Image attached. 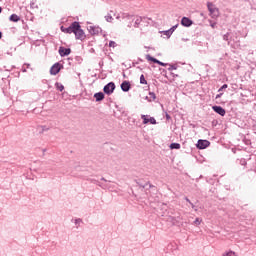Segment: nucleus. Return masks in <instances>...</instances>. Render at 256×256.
Listing matches in <instances>:
<instances>
[{
    "mask_svg": "<svg viewBox=\"0 0 256 256\" xmlns=\"http://www.w3.org/2000/svg\"><path fill=\"white\" fill-rule=\"evenodd\" d=\"M61 31L63 33H74L76 39L83 41L85 40V31L81 29V25H79V22L72 23L68 28L61 27Z\"/></svg>",
    "mask_w": 256,
    "mask_h": 256,
    "instance_id": "1",
    "label": "nucleus"
},
{
    "mask_svg": "<svg viewBox=\"0 0 256 256\" xmlns=\"http://www.w3.org/2000/svg\"><path fill=\"white\" fill-rule=\"evenodd\" d=\"M208 10L210 12V15L213 19H217L219 17V9L213 5V3H208L207 4Z\"/></svg>",
    "mask_w": 256,
    "mask_h": 256,
    "instance_id": "2",
    "label": "nucleus"
},
{
    "mask_svg": "<svg viewBox=\"0 0 256 256\" xmlns=\"http://www.w3.org/2000/svg\"><path fill=\"white\" fill-rule=\"evenodd\" d=\"M87 29L91 35H99L101 33V28L99 26H93V25H88Z\"/></svg>",
    "mask_w": 256,
    "mask_h": 256,
    "instance_id": "3",
    "label": "nucleus"
},
{
    "mask_svg": "<svg viewBox=\"0 0 256 256\" xmlns=\"http://www.w3.org/2000/svg\"><path fill=\"white\" fill-rule=\"evenodd\" d=\"M113 91H115V83H113V82L108 83L104 87V93H106V95H111V93H113Z\"/></svg>",
    "mask_w": 256,
    "mask_h": 256,
    "instance_id": "4",
    "label": "nucleus"
},
{
    "mask_svg": "<svg viewBox=\"0 0 256 256\" xmlns=\"http://www.w3.org/2000/svg\"><path fill=\"white\" fill-rule=\"evenodd\" d=\"M142 119L144 125H147V123H151V125H157V120H155L153 117L142 115Z\"/></svg>",
    "mask_w": 256,
    "mask_h": 256,
    "instance_id": "5",
    "label": "nucleus"
},
{
    "mask_svg": "<svg viewBox=\"0 0 256 256\" xmlns=\"http://www.w3.org/2000/svg\"><path fill=\"white\" fill-rule=\"evenodd\" d=\"M210 143L207 140H199L197 143L198 149H207L209 147Z\"/></svg>",
    "mask_w": 256,
    "mask_h": 256,
    "instance_id": "6",
    "label": "nucleus"
},
{
    "mask_svg": "<svg viewBox=\"0 0 256 256\" xmlns=\"http://www.w3.org/2000/svg\"><path fill=\"white\" fill-rule=\"evenodd\" d=\"M146 59H147V61H152L153 63H157L158 65H161V67H167L166 63H163V62L151 57V55H146Z\"/></svg>",
    "mask_w": 256,
    "mask_h": 256,
    "instance_id": "7",
    "label": "nucleus"
},
{
    "mask_svg": "<svg viewBox=\"0 0 256 256\" xmlns=\"http://www.w3.org/2000/svg\"><path fill=\"white\" fill-rule=\"evenodd\" d=\"M59 71H61V66L57 63L54 64L51 69H50V73L51 75H57V73H59Z\"/></svg>",
    "mask_w": 256,
    "mask_h": 256,
    "instance_id": "8",
    "label": "nucleus"
},
{
    "mask_svg": "<svg viewBox=\"0 0 256 256\" xmlns=\"http://www.w3.org/2000/svg\"><path fill=\"white\" fill-rule=\"evenodd\" d=\"M212 109L213 111H215V113H218V115H221V117H224L225 109H223L221 106H213Z\"/></svg>",
    "mask_w": 256,
    "mask_h": 256,
    "instance_id": "9",
    "label": "nucleus"
},
{
    "mask_svg": "<svg viewBox=\"0 0 256 256\" xmlns=\"http://www.w3.org/2000/svg\"><path fill=\"white\" fill-rule=\"evenodd\" d=\"M181 24L184 27H191V25H193V21H191V19L187 18V17H183L181 20Z\"/></svg>",
    "mask_w": 256,
    "mask_h": 256,
    "instance_id": "10",
    "label": "nucleus"
},
{
    "mask_svg": "<svg viewBox=\"0 0 256 256\" xmlns=\"http://www.w3.org/2000/svg\"><path fill=\"white\" fill-rule=\"evenodd\" d=\"M59 53H60L61 57H65V55H69L71 53V49L61 47L59 49Z\"/></svg>",
    "mask_w": 256,
    "mask_h": 256,
    "instance_id": "11",
    "label": "nucleus"
},
{
    "mask_svg": "<svg viewBox=\"0 0 256 256\" xmlns=\"http://www.w3.org/2000/svg\"><path fill=\"white\" fill-rule=\"evenodd\" d=\"M221 256H239V254L231 249H228L224 251Z\"/></svg>",
    "mask_w": 256,
    "mask_h": 256,
    "instance_id": "12",
    "label": "nucleus"
},
{
    "mask_svg": "<svg viewBox=\"0 0 256 256\" xmlns=\"http://www.w3.org/2000/svg\"><path fill=\"white\" fill-rule=\"evenodd\" d=\"M121 89L122 91H129V89H131V86L129 85V82L125 81L121 84Z\"/></svg>",
    "mask_w": 256,
    "mask_h": 256,
    "instance_id": "13",
    "label": "nucleus"
},
{
    "mask_svg": "<svg viewBox=\"0 0 256 256\" xmlns=\"http://www.w3.org/2000/svg\"><path fill=\"white\" fill-rule=\"evenodd\" d=\"M96 101H103V99H105V94H103L102 92L96 93L94 95Z\"/></svg>",
    "mask_w": 256,
    "mask_h": 256,
    "instance_id": "14",
    "label": "nucleus"
},
{
    "mask_svg": "<svg viewBox=\"0 0 256 256\" xmlns=\"http://www.w3.org/2000/svg\"><path fill=\"white\" fill-rule=\"evenodd\" d=\"M156 99V96H155V93L153 92H150L148 96H146V100L151 102V101H155Z\"/></svg>",
    "mask_w": 256,
    "mask_h": 256,
    "instance_id": "15",
    "label": "nucleus"
},
{
    "mask_svg": "<svg viewBox=\"0 0 256 256\" xmlns=\"http://www.w3.org/2000/svg\"><path fill=\"white\" fill-rule=\"evenodd\" d=\"M72 223H74L75 227H79L81 223H83V220H81V218H76L72 220Z\"/></svg>",
    "mask_w": 256,
    "mask_h": 256,
    "instance_id": "16",
    "label": "nucleus"
},
{
    "mask_svg": "<svg viewBox=\"0 0 256 256\" xmlns=\"http://www.w3.org/2000/svg\"><path fill=\"white\" fill-rule=\"evenodd\" d=\"M10 21H13L14 23H17V21H19V16H17L16 14H12L10 16Z\"/></svg>",
    "mask_w": 256,
    "mask_h": 256,
    "instance_id": "17",
    "label": "nucleus"
},
{
    "mask_svg": "<svg viewBox=\"0 0 256 256\" xmlns=\"http://www.w3.org/2000/svg\"><path fill=\"white\" fill-rule=\"evenodd\" d=\"M170 149H181V144H179V143H172L170 145Z\"/></svg>",
    "mask_w": 256,
    "mask_h": 256,
    "instance_id": "18",
    "label": "nucleus"
},
{
    "mask_svg": "<svg viewBox=\"0 0 256 256\" xmlns=\"http://www.w3.org/2000/svg\"><path fill=\"white\" fill-rule=\"evenodd\" d=\"M55 85H56V89H58V91H63V89H65V87L61 83H56Z\"/></svg>",
    "mask_w": 256,
    "mask_h": 256,
    "instance_id": "19",
    "label": "nucleus"
},
{
    "mask_svg": "<svg viewBox=\"0 0 256 256\" xmlns=\"http://www.w3.org/2000/svg\"><path fill=\"white\" fill-rule=\"evenodd\" d=\"M140 83H141L142 85H147V80H145V76H144V75H141V76H140Z\"/></svg>",
    "mask_w": 256,
    "mask_h": 256,
    "instance_id": "20",
    "label": "nucleus"
},
{
    "mask_svg": "<svg viewBox=\"0 0 256 256\" xmlns=\"http://www.w3.org/2000/svg\"><path fill=\"white\" fill-rule=\"evenodd\" d=\"M163 35H166V37H171V35H173V33L170 30H166L162 32Z\"/></svg>",
    "mask_w": 256,
    "mask_h": 256,
    "instance_id": "21",
    "label": "nucleus"
},
{
    "mask_svg": "<svg viewBox=\"0 0 256 256\" xmlns=\"http://www.w3.org/2000/svg\"><path fill=\"white\" fill-rule=\"evenodd\" d=\"M105 19L108 23H111V21H113V16L112 15H106Z\"/></svg>",
    "mask_w": 256,
    "mask_h": 256,
    "instance_id": "22",
    "label": "nucleus"
},
{
    "mask_svg": "<svg viewBox=\"0 0 256 256\" xmlns=\"http://www.w3.org/2000/svg\"><path fill=\"white\" fill-rule=\"evenodd\" d=\"M175 70H177V66L169 65L168 71H175Z\"/></svg>",
    "mask_w": 256,
    "mask_h": 256,
    "instance_id": "23",
    "label": "nucleus"
},
{
    "mask_svg": "<svg viewBox=\"0 0 256 256\" xmlns=\"http://www.w3.org/2000/svg\"><path fill=\"white\" fill-rule=\"evenodd\" d=\"M201 219L196 218V220L194 221V225H201Z\"/></svg>",
    "mask_w": 256,
    "mask_h": 256,
    "instance_id": "24",
    "label": "nucleus"
},
{
    "mask_svg": "<svg viewBox=\"0 0 256 256\" xmlns=\"http://www.w3.org/2000/svg\"><path fill=\"white\" fill-rule=\"evenodd\" d=\"M40 129H42L41 133H43V131H49V128H47V126H42L40 127Z\"/></svg>",
    "mask_w": 256,
    "mask_h": 256,
    "instance_id": "25",
    "label": "nucleus"
},
{
    "mask_svg": "<svg viewBox=\"0 0 256 256\" xmlns=\"http://www.w3.org/2000/svg\"><path fill=\"white\" fill-rule=\"evenodd\" d=\"M115 46H116L115 41H110V43H109V47H115Z\"/></svg>",
    "mask_w": 256,
    "mask_h": 256,
    "instance_id": "26",
    "label": "nucleus"
},
{
    "mask_svg": "<svg viewBox=\"0 0 256 256\" xmlns=\"http://www.w3.org/2000/svg\"><path fill=\"white\" fill-rule=\"evenodd\" d=\"M175 29H177V26H173V27L170 29L171 33H173V32L175 31Z\"/></svg>",
    "mask_w": 256,
    "mask_h": 256,
    "instance_id": "27",
    "label": "nucleus"
},
{
    "mask_svg": "<svg viewBox=\"0 0 256 256\" xmlns=\"http://www.w3.org/2000/svg\"><path fill=\"white\" fill-rule=\"evenodd\" d=\"M222 95H223V93L217 94V95H216V99L221 98Z\"/></svg>",
    "mask_w": 256,
    "mask_h": 256,
    "instance_id": "28",
    "label": "nucleus"
},
{
    "mask_svg": "<svg viewBox=\"0 0 256 256\" xmlns=\"http://www.w3.org/2000/svg\"><path fill=\"white\" fill-rule=\"evenodd\" d=\"M215 23H211L210 26L212 27V29H215Z\"/></svg>",
    "mask_w": 256,
    "mask_h": 256,
    "instance_id": "29",
    "label": "nucleus"
},
{
    "mask_svg": "<svg viewBox=\"0 0 256 256\" xmlns=\"http://www.w3.org/2000/svg\"><path fill=\"white\" fill-rule=\"evenodd\" d=\"M221 89H227V84H224Z\"/></svg>",
    "mask_w": 256,
    "mask_h": 256,
    "instance_id": "30",
    "label": "nucleus"
},
{
    "mask_svg": "<svg viewBox=\"0 0 256 256\" xmlns=\"http://www.w3.org/2000/svg\"><path fill=\"white\" fill-rule=\"evenodd\" d=\"M218 91H219V93H221V91H223V89L220 88Z\"/></svg>",
    "mask_w": 256,
    "mask_h": 256,
    "instance_id": "31",
    "label": "nucleus"
},
{
    "mask_svg": "<svg viewBox=\"0 0 256 256\" xmlns=\"http://www.w3.org/2000/svg\"><path fill=\"white\" fill-rule=\"evenodd\" d=\"M1 37H2V34H1V32H0V39H1Z\"/></svg>",
    "mask_w": 256,
    "mask_h": 256,
    "instance_id": "32",
    "label": "nucleus"
},
{
    "mask_svg": "<svg viewBox=\"0 0 256 256\" xmlns=\"http://www.w3.org/2000/svg\"><path fill=\"white\" fill-rule=\"evenodd\" d=\"M1 11H2V9H1V7H0V13H1Z\"/></svg>",
    "mask_w": 256,
    "mask_h": 256,
    "instance_id": "33",
    "label": "nucleus"
}]
</instances>
